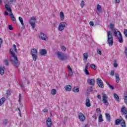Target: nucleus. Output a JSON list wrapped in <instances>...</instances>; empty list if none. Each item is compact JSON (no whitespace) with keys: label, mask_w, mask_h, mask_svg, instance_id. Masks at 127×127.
<instances>
[{"label":"nucleus","mask_w":127,"mask_h":127,"mask_svg":"<svg viewBox=\"0 0 127 127\" xmlns=\"http://www.w3.org/2000/svg\"><path fill=\"white\" fill-rule=\"evenodd\" d=\"M5 101V98H4V97H2V98H1L0 99V106L2 105V104L4 103Z\"/></svg>","instance_id":"obj_28"},{"label":"nucleus","mask_w":127,"mask_h":127,"mask_svg":"<svg viewBox=\"0 0 127 127\" xmlns=\"http://www.w3.org/2000/svg\"><path fill=\"white\" fill-rule=\"evenodd\" d=\"M9 14L10 15V17H11V19H12V21H16V19H15V17H14V15L12 13V12L9 13Z\"/></svg>","instance_id":"obj_19"},{"label":"nucleus","mask_w":127,"mask_h":127,"mask_svg":"<svg viewBox=\"0 0 127 127\" xmlns=\"http://www.w3.org/2000/svg\"><path fill=\"white\" fill-rule=\"evenodd\" d=\"M110 29H111V30H114V25H113V24L110 23Z\"/></svg>","instance_id":"obj_42"},{"label":"nucleus","mask_w":127,"mask_h":127,"mask_svg":"<svg viewBox=\"0 0 127 127\" xmlns=\"http://www.w3.org/2000/svg\"><path fill=\"white\" fill-rule=\"evenodd\" d=\"M36 21V19L34 17V16L31 17L30 21H29V23H30L31 26H32L33 29L35 28V22Z\"/></svg>","instance_id":"obj_5"},{"label":"nucleus","mask_w":127,"mask_h":127,"mask_svg":"<svg viewBox=\"0 0 127 127\" xmlns=\"http://www.w3.org/2000/svg\"><path fill=\"white\" fill-rule=\"evenodd\" d=\"M84 72L85 74H86V75H90V73H89V71H88V69H84Z\"/></svg>","instance_id":"obj_39"},{"label":"nucleus","mask_w":127,"mask_h":127,"mask_svg":"<svg viewBox=\"0 0 127 127\" xmlns=\"http://www.w3.org/2000/svg\"><path fill=\"white\" fill-rule=\"evenodd\" d=\"M64 89L66 92H70V91L72 90V86L68 84L64 87Z\"/></svg>","instance_id":"obj_12"},{"label":"nucleus","mask_w":127,"mask_h":127,"mask_svg":"<svg viewBox=\"0 0 127 127\" xmlns=\"http://www.w3.org/2000/svg\"><path fill=\"white\" fill-rule=\"evenodd\" d=\"M97 53L98 54H99V55H102V51H101V50H97Z\"/></svg>","instance_id":"obj_47"},{"label":"nucleus","mask_w":127,"mask_h":127,"mask_svg":"<svg viewBox=\"0 0 127 127\" xmlns=\"http://www.w3.org/2000/svg\"><path fill=\"white\" fill-rule=\"evenodd\" d=\"M40 54L42 56L43 55H45V54H47V51H46V50L45 49L40 50Z\"/></svg>","instance_id":"obj_15"},{"label":"nucleus","mask_w":127,"mask_h":127,"mask_svg":"<svg viewBox=\"0 0 127 127\" xmlns=\"http://www.w3.org/2000/svg\"><path fill=\"white\" fill-rule=\"evenodd\" d=\"M79 90L80 89H79V88H77V87H74L73 88H72V91L74 93H78V92H79Z\"/></svg>","instance_id":"obj_29"},{"label":"nucleus","mask_w":127,"mask_h":127,"mask_svg":"<svg viewBox=\"0 0 127 127\" xmlns=\"http://www.w3.org/2000/svg\"><path fill=\"white\" fill-rule=\"evenodd\" d=\"M88 57H89V54H88V53H85L83 54V58L84 59V60H86L88 59Z\"/></svg>","instance_id":"obj_27"},{"label":"nucleus","mask_w":127,"mask_h":127,"mask_svg":"<svg viewBox=\"0 0 127 127\" xmlns=\"http://www.w3.org/2000/svg\"><path fill=\"white\" fill-rule=\"evenodd\" d=\"M121 113H122V115H127V110H126V107L123 106L121 109Z\"/></svg>","instance_id":"obj_18"},{"label":"nucleus","mask_w":127,"mask_h":127,"mask_svg":"<svg viewBox=\"0 0 127 127\" xmlns=\"http://www.w3.org/2000/svg\"><path fill=\"white\" fill-rule=\"evenodd\" d=\"M1 44H2V39L0 38V48H1Z\"/></svg>","instance_id":"obj_51"},{"label":"nucleus","mask_w":127,"mask_h":127,"mask_svg":"<svg viewBox=\"0 0 127 127\" xmlns=\"http://www.w3.org/2000/svg\"><path fill=\"white\" fill-rule=\"evenodd\" d=\"M110 74L111 75V76H114L115 75V71L112 70L110 72Z\"/></svg>","instance_id":"obj_48"},{"label":"nucleus","mask_w":127,"mask_h":127,"mask_svg":"<svg viewBox=\"0 0 127 127\" xmlns=\"http://www.w3.org/2000/svg\"><path fill=\"white\" fill-rule=\"evenodd\" d=\"M88 92H93V87H89L88 89Z\"/></svg>","instance_id":"obj_49"},{"label":"nucleus","mask_w":127,"mask_h":127,"mask_svg":"<svg viewBox=\"0 0 127 127\" xmlns=\"http://www.w3.org/2000/svg\"><path fill=\"white\" fill-rule=\"evenodd\" d=\"M114 66L115 68H117V67H118V64H117L116 62L114 63Z\"/></svg>","instance_id":"obj_58"},{"label":"nucleus","mask_w":127,"mask_h":127,"mask_svg":"<svg viewBox=\"0 0 127 127\" xmlns=\"http://www.w3.org/2000/svg\"><path fill=\"white\" fill-rule=\"evenodd\" d=\"M89 24L91 26H94V22L93 21H90Z\"/></svg>","instance_id":"obj_56"},{"label":"nucleus","mask_w":127,"mask_h":127,"mask_svg":"<svg viewBox=\"0 0 127 127\" xmlns=\"http://www.w3.org/2000/svg\"><path fill=\"white\" fill-rule=\"evenodd\" d=\"M113 32V34L115 35V36H118V33L119 35H121V32L118 31V30L113 29L112 30Z\"/></svg>","instance_id":"obj_13"},{"label":"nucleus","mask_w":127,"mask_h":127,"mask_svg":"<svg viewBox=\"0 0 127 127\" xmlns=\"http://www.w3.org/2000/svg\"><path fill=\"white\" fill-rule=\"evenodd\" d=\"M72 75H73V71H68V75L69 77H71V76H72Z\"/></svg>","instance_id":"obj_43"},{"label":"nucleus","mask_w":127,"mask_h":127,"mask_svg":"<svg viewBox=\"0 0 127 127\" xmlns=\"http://www.w3.org/2000/svg\"><path fill=\"white\" fill-rule=\"evenodd\" d=\"M5 8H6V10L7 11H9V12H11V8H10V7L9 6L8 4H5Z\"/></svg>","instance_id":"obj_20"},{"label":"nucleus","mask_w":127,"mask_h":127,"mask_svg":"<svg viewBox=\"0 0 127 127\" xmlns=\"http://www.w3.org/2000/svg\"><path fill=\"white\" fill-rule=\"evenodd\" d=\"M62 50L63 51H66V48L64 46L62 47Z\"/></svg>","instance_id":"obj_55"},{"label":"nucleus","mask_w":127,"mask_h":127,"mask_svg":"<svg viewBox=\"0 0 127 127\" xmlns=\"http://www.w3.org/2000/svg\"><path fill=\"white\" fill-rule=\"evenodd\" d=\"M96 111H97V112H101V109H100V108H97V109H96Z\"/></svg>","instance_id":"obj_63"},{"label":"nucleus","mask_w":127,"mask_h":127,"mask_svg":"<svg viewBox=\"0 0 127 127\" xmlns=\"http://www.w3.org/2000/svg\"><path fill=\"white\" fill-rule=\"evenodd\" d=\"M43 112H44V113H48V109L45 108L43 109Z\"/></svg>","instance_id":"obj_50"},{"label":"nucleus","mask_w":127,"mask_h":127,"mask_svg":"<svg viewBox=\"0 0 127 127\" xmlns=\"http://www.w3.org/2000/svg\"><path fill=\"white\" fill-rule=\"evenodd\" d=\"M97 83L100 88H103L104 84H103V81L101 80L100 78L97 79Z\"/></svg>","instance_id":"obj_8"},{"label":"nucleus","mask_w":127,"mask_h":127,"mask_svg":"<svg viewBox=\"0 0 127 127\" xmlns=\"http://www.w3.org/2000/svg\"><path fill=\"white\" fill-rule=\"evenodd\" d=\"M8 29L9 30H13V27H12V26H11V25H8Z\"/></svg>","instance_id":"obj_45"},{"label":"nucleus","mask_w":127,"mask_h":127,"mask_svg":"<svg viewBox=\"0 0 127 127\" xmlns=\"http://www.w3.org/2000/svg\"><path fill=\"white\" fill-rule=\"evenodd\" d=\"M109 88L111 89V90H114V86L111 85L110 84H109L108 85Z\"/></svg>","instance_id":"obj_52"},{"label":"nucleus","mask_w":127,"mask_h":127,"mask_svg":"<svg viewBox=\"0 0 127 127\" xmlns=\"http://www.w3.org/2000/svg\"><path fill=\"white\" fill-rule=\"evenodd\" d=\"M60 16L62 20H64V18H65V15H64V13L63 12H60Z\"/></svg>","instance_id":"obj_22"},{"label":"nucleus","mask_w":127,"mask_h":127,"mask_svg":"<svg viewBox=\"0 0 127 127\" xmlns=\"http://www.w3.org/2000/svg\"><path fill=\"white\" fill-rule=\"evenodd\" d=\"M22 99H23V96H22L21 95V94L19 93V100H18V102L19 103H20L21 100H22Z\"/></svg>","instance_id":"obj_35"},{"label":"nucleus","mask_w":127,"mask_h":127,"mask_svg":"<svg viewBox=\"0 0 127 127\" xmlns=\"http://www.w3.org/2000/svg\"><path fill=\"white\" fill-rule=\"evenodd\" d=\"M3 125L4 126H6L7 125V120H3Z\"/></svg>","instance_id":"obj_41"},{"label":"nucleus","mask_w":127,"mask_h":127,"mask_svg":"<svg viewBox=\"0 0 127 127\" xmlns=\"http://www.w3.org/2000/svg\"><path fill=\"white\" fill-rule=\"evenodd\" d=\"M119 36H118V40L120 43H123L124 42V40H123V36L122 35V34L121 35H119Z\"/></svg>","instance_id":"obj_21"},{"label":"nucleus","mask_w":127,"mask_h":127,"mask_svg":"<svg viewBox=\"0 0 127 127\" xmlns=\"http://www.w3.org/2000/svg\"><path fill=\"white\" fill-rule=\"evenodd\" d=\"M124 34L127 37V29L124 30Z\"/></svg>","instance_id":"obj_53"},{"label":"nucleus","mask_w":127,"mask_h":127,"mask_svg":"<svg viewBox=\"0 0 127 127\" xmlns=\"http://www.w3.org/2000/svg\"><path fill=\"white\" fill-rule=\"evenodd\" d=\"M85 69H86V70H88L89 69V67L88 66V65H86Z\"/></svg>","instance_id":"obj_64"},{"label":"nucleus","mask_w":127,"mask_h":127,"mask_svg":"<svg viewBox=\"0 0 127 127\" xmlns=\"http://www.w3.org/2000/svg\"><path fill=\"white\" fill-rule=\"evenodd\" d=\"M78 118L80 122H84V121L86 120V117H85V116H84V114H82V113L81 112L78 115Z\"/></svg>","instance_id":"obj_9"},{"label":"nucleus","mask_w":127,"mask_h":127,"mask_svg":"<svg viewBox=\"0 0 127 127\" xmlns=\"http://www.w3.org/2000/svg\"><path fill=\"white\" fill-rule=\"evenodd\" d=\"M115 1L117 3H120V2L121 1L120 0H115Z\"/></svg>","instance_id":"obj_62"},{"label":"nucleus","mask_w":127,"mask_h":127,"mask_svg":"<svg viewBox=\"0 0 127 127\" xmlns=\"http://www.w3.org/2000/svg\"><path fill=\"white\" fill-rule=\"evenodd\" d=\"M116 78L117 83H119V82H120V76H119V74L116 75Z\"/></svg>","instance_id":"obj_36"},{"label":"nucleus","mask_w":127,"mask_h":127,"mask_svg":"<svg viewBox=\"0 0 127 127\" xmlns=\"http://www.w3.org/2000/svg\"><path fill=\"white\" fill-rule=\"evenodd\" d=\"M122 122H124V119H117L115 123V125L116 126H119L120 124H121Z\"/></svg>","instance_id":"obj_16"},{"label":"nucleus","mask_w":127,"mask_h":127,"mask_svg":"<svg viewBox=\"0 0 127 127\" xmlns=\"http://www.w3.org/2000/svg\"><path fill=\"white\" fill-rule=\"evenodd\" d=\"M121 125L122 127H126V122H125V120L122 121Z\"/></svg>","instance_id":"obj_37"},{"label":"nucleus","mask_w":127,"mask_h":127,"mask_svg":"<svg viewBox=\"0 0 127 127\" xmlns=\"http://www.w3.org/2000/svg\"><path fill=\"white\" fill-rule=\"evenodd\" d=\"M31 55L32 56L34 61H36L37 60V50L36 49H32L31 51Z\"/></svg>","instance_id":"obj_4"},{"label":"nucleus","mask_w":127,"mask_h":127,"mask_svg":"<svg viewBox=\"0 0 127 127\" xmlns=\"http://www.w3.org/2000/svg\"><path fill=\"white\" fill-rule=\"evenodd\" d=\"M103 99L102 100V103L104 104V105H106V106H109V102H108V98H107V95L105 93H102Z\"/></svg>","instance_id":"obj_6"},{"label":"nucleus","mask_w":127,"mask_h":127,"mask_svg":"<svg viewBox=\"0 0 127 127\" xmlns=\"http://www.w3.org/2000/svg\"><path fill=\"white\" fill-rule=\"evenodd\" d=\"M90 67L92 68V69H93V70H96L97 69V66L94 64H91Z\"/></svg>","instance_id":"obj_34"},{"label":"nucleus","mask_w":127,"mask_h":127,"mask_svg":"<svg viewBox=\"0 0 127 127\" xmlns=\"http://www.w3.org/2000/svg\"><path fill=\"white\" fill-rule=\"evenodd\" d=\"M97 9L98 11H101V10H102V6H101V5L98 4L97 7Z\"/></svg>","instance_id":"obj_33"},{"label":"nucleus","mask_w":127,"mask_h":127,"mask_svg":"<svg viewBox=\"0 0 127 127\" xmlns=\"http://www.w3.org/2000/svg\"><path fill=\"white\" fill-rule=\"evenodd\" d=\"M87 83H88L89 85H93L94 84H95V79L92 78L90 79H88Z\"/></svg>","instance_id":"obj_17"},{"label":"nucleus","mask_w":127,"mask_h":127,"mask_svg":"<svg viewBox=\"0 0 127 127\" xmlns=\"http://www.w3.org/2000/svg\"><path fill=\"white\" fill-rule=\"evenodd\" d=\"M4 15H8V12H7V11H5L4 13Z\"/></svg>","instance_id":"obj_59"},{"label":"nucleus","mask_w":127,"mask_h":127,"mask_svg":"<svg viewBox=\"0 0 127 127\" xmlns=\"http://www.w3.org/2000/svg\"><path fill=\"white\" fill-rule=\"evenodd\" d=\"M0 74L1 76L3 75V74H4V70L1 67H0Z\"/></svg>","instance_id":"obj_31"},{"label":"nucleus","mask_w":127,"mask_h":127,"mask_svg":"<svg viewBox=\"0 0 127 127\" xmlns=\"http://www.w3.org/2000/svg\"><path fill=\"white\" fill-rule=\"evenodd\" d=\"M92 118H93V119H94V121H96L97 120V115H96V114H94L92 116Z\"/></svg>","instance_id":"obj_44"},{"label":"nucleus","mask_w":127,"mask_h":127,"mask_svg":"<svg viewBox=\"0 0 127 127\" xmlns=\"http://www.w3.org/2000/svg\"><path fill=\"white\" fill-rule=\"evenodd\" d=\"M13 48H14V50H15V52H17V49H16V45H15V44H14V45H13Z\"/></svg>","instance_id":"obj_46"},{"label":"nucleus","mask_w":127,"mask_h":127,"mask_svg":"<svg viewBox=\"0 0 127 127\" xmlns=\"http://www.w3.org/2000/svg\"><path fill=\"white\" fill-rule=\"evenodd\" d=\"M57 57L60 60L64 61V60H67L68 58L67 56H65V54L62 52H60L58 51L57 53Z\"/></svg>","instance_id":"obj_3"},{"label":"nucleus","mask_w":127,"mask_h":127,"mask_svg":"<svg viewBox=\"0 0 127 127\" xmlns=\"http://www.w3.org/2000/svg\"><path fill=\"white\" fill-rule=\"evenodd\" d=\"M97 99H99V100H101V95L100 94H98L97 95Z\"/></svg>","instance_id":"obj_60"},{"label":"nucleus","mask_w":127,"mask_h":127,"mask_svg":"<svg viewBox=\"0 0 127 127\" xmlns=\"http://www.w3.org/2000/svg\"><path fill=\"white\" fill-rule=\"evenodd\" d=\"M47 127H51L52 126V122L51 121V118H48V120H46Z\"/></svg>","instance_id":"obj_11"},{"label":"nucleus","mask_w":127,"mask_h":127,"mask_svg":"<svg viewBox=\"0 0 127 127\" xmlns=\"http://www.w3.org/2000/svg\"><path fill=\"white\" fill-rule=\"evenodd\" d=\"M107 42L110 46H113L114 44V38L113 37V33L111 31L107 32Z\"/></svg>","instance_id":"obj_2"},{"label":"nucleus","mask_w":127,"mask_h":127,"mask_svg":"<svg viewBox=\"0 0 127 127\" xmlns=\"http://www.w3.org/2000/svg\"><path fill=\"white\" fill-rule=\"evenodd\" d=\"M85 106L87 107V108L91 107V103H90V99L89 98L86 99Z\"/></svg>","instance_id":"obj_14"},{"label":"nucleus","mask_w":127,"mask_h":127,"mask_svg":"<svg viewBox=\"0 0 127 127\" xmlns=\"http://www.w3.org/2000/svg\"><path fill=\"white\" fill-rule=\"evenodd\" d=\"M114 98L116 100V101H117V102H119L120 97H119L118 94H117L116 93H114Z\"/></svg>","instance_id":"obj_23"},{"label":"nucleus","mask_w":127,"mask_h":127,"mask_svg":"<svg viewBox=\"0 0 127 127\" xmlns=\"http://www.w3.org/2000/svg\"><path fill=\"white\" fill-rule=\"evenodd\" d=\"M13 50L12 49H10V53L12 55V57L13 58V59L11 60L12 62V65L16 67V68H18V66H19V64L18 63V59L17 58V56H15V54L13 52Z\"/></svg>","instance_id":"obj_1"},{"label":"nucleus","mask_w":127,"mask_h":127,"mask_svg":"<svg viewBox=\"0 0 127 127\" xmlns=\"http://www.w3.org/2000/svg\"><path fill=\"white\" fill-rule=\"evenodd\" d=\"M39 38L42 39V40H46L47 39V36H46L45 34L41 32L40 33Z\"/></svg>","instance_id":"obj_10"},{"label":"nucleus","mask_w":127,"mask_h":127,"mask_svg":"<svg viewBox=\"0 0 127 127\" xmlns=\"http://www.w3.org/2000/svg\"><path fill=\"white\" fill-rule=\"evenodd\" d=\"M4 63L5 65H6V66H8L9 63H8V61L7 60H4Z\"/></svg>","instance_id":"obj_38"},{"label":"nucleus","mask_w":127,"mask_h":127,"mask_svg":"<svg viewBox=\"0 0 127 127\" xmlns=\"http://www.w3.org/2000/svg\"><path fill=\"white\" fill-rule=\"evenodd\" d=\"M84 5H85V1H84V0H82L80 4L81 7H84Z\"/></svg>","instance_id":"obj_40"},{"label":"nucleus","mask_w":127,"mask_h":127,"mask_svg":"<svg viewBox=\"0 0 127 127\" xmlns=\"http://www.w3.org/2000/svg\"><path fill=\"white\" fill-rule=\"evenodd\" d=\"M20 86L21 88H23L24 89V86H23V83H21Z\"/></svg>","instance_id":"obj_61"},{"label":"nucleus","mask_w":127,"mask_h":127,"mask_svg":"<svg viewBox=\"0 0 127 127\" xmlns=\"http://www.w3.org/2000/svg\"><path fill=\"white\" fill-rule=\"evenodd\" d=\"M11 94L10 92V89H8L7 92H6V97H9Z\"/></svg>","instance_id":"obj_32"},{"label":"nucleus","mask_w":127,"mask_h":127,"mask_svg":"<svg viewBox=\"0 0 127 127\" xmlns=\"http://www.w3.org/2000/svg\"><path fill=\"white\" fill-rule=\"evenodd\" d=\"M56 93H57V92L56 91V89H52L51 94L53 96H54V95H56Z\"/></svg>","instance_id":"obj_30"},{"label":"nucleus","mask_w":127,"mask_h":127,"mask_svg":"<svg viewBox=\"0 0 127 127\" xmlns=\"http://www.w3.org/2000/svg\"><path fill=\"white\" fill-rule=\"evenodd\" d=\"M106 118L107 122H111V116L110 114H109V113L106 114Z\"/></svg>","instance_id":"obj_24"},{"label":"nucleus","mask_w":127,"mask_h":127,"mask_svg":"<svg viewBox=\"0 0 127 127\" xmlns=\"http://www.w3.org/2000/svg\"><path fill=\"white\" fill-rule=\"evenodd\" d=\"M67 23L66 22H62L60 23L59 25V30L62 31L64 29V27L67 26Z\"/></svg>","instance_id":"obj_7"},{"label":"nucleus","mask_w":127,"mask_h":127,"mask_svg":"<svg viewBox=\"0 0 127 127\" xmlns=\"http://www.w3.org/2000/svg\"><path fill=\"white\" fill-rule=\"evenodd\" d=\"M68 120V118L67 117H65L64 120V123H66L67 122V120Z\"/></svg>","instance_id":"obj_57"},{"label":"nucleus","mask_w":127,"mask_h":127,"mask_svg":"<svg viewBox=\"0 0 127 127\" xmlns=\"http://www.w3.org/2000/svg\"><path fill=\"white\" fill-rule=\"evenodd\" d=\"M67 69H68V71H72V68L70 66V65H67Z\"/></svg>","instance_id":"obj_54"},{"label":"nucleus","mask_w":127,"mask_h":127,"mask_svg":"<svg viewBox=\"0 0 127 127\" xmlns=\"http://www.w3.org/2000/svg\"><path fill=\"white\" fill-rule=\"evenodd\" d=\"M19 21H20L21 25H22V26H24V23H23V18H22V17H19Z\"/></svg>","instance_id":"obj_26"},{"label":"nucleus","mask_w":127,"mask_h":127,"mask_svg":"<svg viewBox=\"0 0 127 127\" xmlns=\"http://www.w3.org/2000/svg\"><path fill=\"white\" fill-rule=\"evenodd\" d=\"M98 121L99 123H102V122H104V119H103V116L102 114H100L99 116L98 117Z\"/></svg>","instance_id":"obj_25"}]
</instances>
